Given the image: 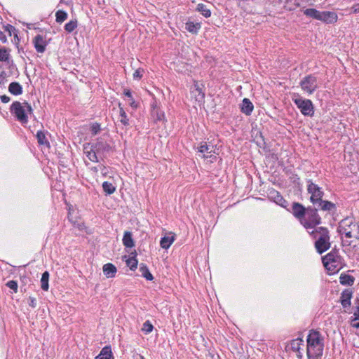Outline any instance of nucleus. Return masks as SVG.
I'll return each instance as SVG.
<instances>
[{
    "label": "nucleus",
    "mask_w": 359,
    "mask_h": 359,
    "mask_svg": "<svg viewBox=\"0 0 359 359\" xmlns=\"http://www.w3.org/2000/svg\"><path fill=\"white\" fill-rule=\"evenodd\" d=\"M318 203H319V206H320V208L323 210H330L334 206V205L329 201H320Z\"/></svg>",
    "instance_id": "nucleus-35"
},
{
    "label": "nucleus",
    "mask_w": 359,
    "mask_h": 359,
    "mask_svg": "<svg viewBox=\"0 0 359 359\" xmlns=\"http://www.w3.org/2000/svg\"><path fill=\"white\" fill-rule=\"evenodd\" d=\"M29 305L32 308H35L36 306V300L34 297H29Z\"/></svg>",
    "instance_id": "nucleus-43"
},
{
    "label": "nucleus",
    "mask_w": 359,
    "mask_h": 359,
    "mask_svg": "<svg viewBox=\"0 0 359 359\" xmlns=\"http://www.w3.org/2000/svg\"><path fill=\"white\" fill-rule=\"evenodd\" d=\"M140 270L142 272V276L147 280H151L153 279V276L144 264L140 265Z\"/></svg>",
    "instance_id": "nucleus-28"
},
{
    "label": "nucleus",
    "mask_w": 359,
    "mask_h": 359,
    "mask_svg": "<svg viewBox=\"0 0 359 359\" xmlns=\"http://www.w3.org/2000/svg\"><path fill=\"white\" fill-rule=\"evenodd\" d=\"M119 107H121V104H119ZM119 114H120V117H121L120 121L124 126L128 125V119L126 118V112L124 111V110L123 109L122 107H120Z\"/></svg>",
    "instance_id": "nucleus-36"
},
{
    "label": "nucleus",
    "mask_w": 359,
    "mask_h": 359,
    "mask_svg": "<svg viewBox=\"0 0 359 359\" xmlns=\"http://www.w3.org/2000/svg\"><path fill=\"white\" fill-rule=\"evenodd\" d=\"M33 43L38 53H42L45 51L47 43L43 36L36 35L33 39Z\"/></svg>",
    "instance_id": "nucleus-13"
},
{
    "label": "nucleus",
    "mask_w": 359,
    "mask_h": 359,
    "mask_svg": "<svg viewBox=\"0 0 359 359\" xmlns=\"http://www.w3.org/2000/svg\"><path fill=\"white\" fill-rule=\"evenodd\" d=\"M353 13H359V4H355L351 7Z\"/></svg>",
    "instance_id": "nucleus-44"
},
{
    "label": "nucleus",
    "mask_w": 359,
    "mask_h": 359,
    "mask_svg": "<svg viewBox=\"0 0 359 359\" xmlns=\"http://www.w3.org/2000/svg\"><path fill=\"white\" fill-rule=\"evenodd\" d=\"M351 327L355 330V333L359 335V306L353 312L350 320Z\"/></svg>",
    "instance_id": "nucleus-17"
},
{
    "label": "nucleus",
    "mask_w": 359,
    "mask_h": 359,
    "mask_svg": "<svg viewBox=\"0 0 359 359\" xmlns=\"http://www.w3.org/2000/svg\"><path fill=\"white\" fill-rule=\"evenodd\" d=\"M141 359H144L142 356H141Z\"/></svg>",
    "instance_id": "nucleus-50"
},
{
    "label": "nucleus",
    "mask_w": 359,
    "mask_h": 359,
    "mask_svg": "<svg viewBox=\"0 0 359 359\" xmlns=\"http://www.w3.org/2000/svg\"><path fill=\"white\" fill-rule=\"evenodd\" d=\"M201 23L196 22L189 21L185 25V29L190 33L196 34L200 30Z\"/></svg>",
    "instance_id": "nucleus-19"
},
{
    "label": "nucleus",
    "mask_w": 359,
    "mask_h": 359,
    "mask_svg": "<svg viewBox=\"0 0 359 359\" xmlns=\"http://www.w3.org/2000/svg\"><path fill=\"white\" fill-rule=\"evenodd\" d=\"M351 297L352 292L349 290L344 291L341 294V304L345 312L350 308Z\"/></svg>",
    "instance_id": "nucleus-15"
},
{
    "label": "nucleus",
    "mask_w": 359,
    "mask_h": 359,
    "mask_svg": "<svg viewBox=\"0 0 359 359\" xmlns=\"http://www.w3.org/2000/svg\"><path fill=\"white\" fill-rule=\"evenodd\" d=\"M189 102L196 109H201L204 104L205 93L202 85L198 82H196L191 88Z\"/></svg>",
    "instance_id": "nucleus-6"
},
{
    "label": "nucleus",
    "mask_w": 359,
    "mask_h": 359,
    "mask_svg": "<svg viewBox=\"0 0 359 359\" xmlns=\"http://www.w3.org/2000/svg\"><path fill=\"white\" fill-rule=\"evenodd\" d=\"M278 198L280 199V201L282 200V198L280 196H278Z\"/></svg>",
    "instance_id": "nucleus-49"
},
{
    "label": "nucleus",
    "mask_w": 359,
    "mask_h": 359,
    "mask_svg": "<svg viewBox=\"0 0 359 359\" xmlns=\"http://www.w3.org/2000/svg\"><path fill=\"white\" fill-rule=\"evenodd\" d=\"M124 95L128 99L132 97L131 93H130V91L129 90H125Z\"/></svg>",
    "instance_id": "nucleus-47"
},
{
    "label": "nucleus",
    "mask_w": 359,
    "mask_h": 359,
    "mask_svg": "<svg viewBox=\"0 0 359 359\" xmlns=\"http://www.w3.org/2000/svg\"><path fill=\"white\" fill-rule=\"evenodd\" d=\"M304 14L327 24H334L338 20L337 14L332 11H319L315 8H307L304 11Z\"/></svg>",
    "instance_id": "nucleus-3"
},
{
    "label": "nucleus",
    "mask_w": 359,
    "mask_h": 359,
    "mask_svg": "<svg viewBox=\"0 0 359 359\" xmlns=\"http://www.w3.org/2000/svg\"><path fill=\"white\" fill-rule=\"evenodd\" d=\"M323 262L330 273H334L342 267L341 259L339 255L335 252H331L323 258Z\"/></svg>",
    "instance_id": "nucleus-7"
},
{
    "label": "nucleus",
    "mask_w": 359,
    "mask_h": 359,
    "mask_svg": "<svg viewBox=\"0 0 359 359\" xmlns=\"http://www.w3.org/2000/svg\"><path fill=\"white\" fill-rule=\"evenodd\" d=\"M290 348L297 353V356L301 358L302 355V351H304V343L302 339L297 338L292 340L290 344Z\"/></svg>",
    "instance_id": "nucleus-12"
},
{
    "label": "nucleus",
    "mask_w": 359,
    "mask_h": 359,
    "mask_svg": "<svg viewBox=\"0 0 359 359\" xmlns=\"http://www.w3.org/2000/svg\"><path fill=\"white\" fill-rule=\"evenodd\" d=\"M135 255H136V253H135V255L133 257L128 258L126 261L128 266L130 267V269L131 270H135L137 266L138 262L135 257Z\"/></svg>",
    "instance_id": "nucleus-30"
},
{
    "label": "nucleus",
    "mask_w": 359,
    "mask_h": 359,
    "mask_svg": "<svg viewBox=\"0 0 359 359\" xmlns=\"http://www.w3.org/2000/svg\"><path fill=\"white\" fill-rule=\"evenodd\" d=\"M9 54L6 49L0 48V61H6L8 59Z\"/></svg>",
    "instance_id": "nucleus-38"
},
{
    "label": "nucleus",
    "mask_w": 359,
    "mask_h": 359,
    "mask_svg": "<svg viewBox=\"0 0 359 359\" xmlns=\"http://www.w3.org/2000/svg\"><path fill=\"white\" fill-rule=\"evenodd\" d=\"M307 189L308 192L311 194L310 200L313 203H316L321 201L323 192L317 185L311 182Z\"/></svg>",
    "instance_id": "nucleus-11"
},
{
    "label": "nucleus",
    "mask_w": 359,
    "mask_h": 359,
    "mask_svg": "<svg viewBox=\"0 0 359 359\" xmlns=\"http://www.w3.org/2000/svg\"><path fill=\"white\" fill-rule=\"evenodd\" d=\"M198 151L203 154V158H211L213 156L212 153H215L213 145L208 144L207 142L201 143Z\"/></svg>",
    "instance_id": "nucleus-14"
},
{
    "label": "nucleus",
    "mask_w": 359,
    "mask_h": 359,
    "mask_svg": "<svg viewBox=\"0 0 359 359\" xmlns=\"http://www.w3.org/2000/svg\"><path fill=\"white\" fill-rule=\"evenodd\" d=\"M320 222V218L316 213V212H312L310 215L308 216L307 218H304L301 220L302 224L306 229H312L316 225L319 224Z\"/></svg>",
    "instance_id": "nucleus-10"
},
{
    "label": "nucleus",
    "mask_w": 359,
    "mask_h": 359,
    "mask_svg": "<svg viewBox=\"0 0 359 359\" xmlns=\"http://www.w3.org/2000/svg\"><path fill=\"white\" fill-rule=\"evenodd\" d=\"M292 100L304 116H311L313 114V107L311 100L302 99L297 95L292 97Z\"/></svg>",
    "instance_id": "nucleus-8"
},
{
    "label": "nucleus",
    "mask_w": 359,
    "mask_h": 359,
    "mask_svg": "<svg viewBox=\"0 0 359 359\" xmlns=\"http://www.w3.org/2000/svg\"><path fill=\"white\" fill-rule=\"evenodd\" d=\"M0 99L4 103H8L10 101V97L5 95L0 96Z\"/></svg>",
    "instance_id": "nucleus-45"
},
{
    "label": "nucleus",
    "mask_w": 359,
    "mask_h": 359,
    "mask_svg": "<svg viewBox=\"0 0 359 359\" xmlns=\"http://www.w3.org/2000/svg\"><path fill=\"white\" fill-rule=\"evenodd\" d=\"M61 1H63V0H61Z\"/></svg>",
    "instance_id": "nucleus-51"
},
{
    "label": "nucleus",
    "mask_w": 359,
    "mask_h": 359,
    "mask_svg": "<svg viewBox=\"0 0 359 359\" xmlns=\"http://www.w3.org/2000/svg\"><path fill=\"white\" fill-rule=\"evenodd\" d=\"M83 152L84 154L86 156L88 159L91 162H96L97 161V158L96 156V154L95 151L92 149V147L89 144L84 145L83 147Z\"/></svg>",
    "instance_id": "nucleus-18"
},
{
    "label": "nucleus",
    "mask_w": 359,
    "mask_h": 359,
    "mask_svg": "<svg viewBox=\"0 0 359 359\" xmlns=\"http://www.w3.org/2000/svg\"><path fill=\"white\" fill-rule=\"evenodd\" d=\"M6 285L11 288V290H14L15 292H17L18 291V283L15 280H10L6 283Z\"/></svg>",
    "instance_id": "nucleus-40"
},
{
    "label": "nucleus",
    "mask_w": 359,
    "mask_h": 359,
    "mask_svg": "<svg viewBox=\"0 0 359 359\" xmlns=\"http://www.w3.org/2000/svg\"><path fill=\"white\" fill-rule=\"evenodd\" d=\"M340 283L342 284L352 285L353 283V278L347 275L341 276Z\"/></svg>",
    "instance_id": "nucleus-34"
},
{
    "label": "nucleus",
    "mask_w": 359,
    "mask_h": 359,
    "mask_svg": "<svg viewBox=\"0 0 359 359\" xmlns=\"http://www.w3.org/2000/svg\"><path fill=\"white\" fill-rule=\"evenodd\" d=\"M144 70L142 69H137L135 71V72L133 73V78L135 79H140L142 78V73H143Z\"/></svg>",
    "instance_id": "nucleus-41"
},
{
    "label": "nucleus",
    "mask_w": 359,
    "mask_h": 359,
    "mask_svg": "<svg viewBox=\"0 0 359 359\" xmlns=\"http://www.w3.org/2000/svg\"><path fill=\"white\" fill-rule=\"evenodd\" d=\"M113 269H114V273L116 271V267L114 266L113 267Z\"/></svg>",
    "instance_id": "nucleus-48"
},
{
    "label": "nucleus",
    "mask_w": 359,
    "mask_h": 359,
    "mask_svg": "<svg viewBox=\"0 0 359 359\" xmlns=\"http://www.w3.org/2000/svg\"><path fill=\"white\" fill-rule=\"evenodd\" d=\"M111 357V348L107 346L102 348L100 353L96 356L95 359H110Z\"/></svg>",
    "instance_id": "nucleus-21"
},
{
    "label": "nucleus",
    "mask_w": 359,
    "mask_h": 359,
    "mask_svg": "<svg viewBox=\"0 0 359 359\" xmlns=\"http://www.w3.org/2000/svg\"><path fill=\"white\" fill-rule=\"evenodd\" d=\"M36 138L38 140V142L40 144H47L48 141L46 140V135L42 131H39L36 134Z\"/></svg>",
    "instance_id": "nucleus-33"
},
{
    "label": "nucleus",
    "mask_w": 359,
    "mask_h": 359,
    "mask_svg": "<svg viewBox=\"0 0 359 359\" xmlns=\"http://www.w3.org/2000/svg\"><path fill=\"white\" fill-rule=\"evenodd\" d=\"M304 208L299 204V203H294L293 205V214L297 217H300L304 215Z\"/></svg>",
    "instance_id": "nucleus-26"
},
{
    "label": "nucleus",
    "mask_w": 359,
    "mask_h": 359,
    "mask_svg": "<svg viewBox=\"0 0 359 359\" xmlns=\"http://www.w3.org/2000/svg\"><path fill=\"white\" fill-rule=\"evenodd\" d=\"M338 231L344 245L359 243V225L352 218H346L339 223Z\"/></svg>",
    "instance_id": "nucleus-1"
},
{
    "label": "nucleus",
    "mask_w": 359,
    "mask_h": 359,
    "mask_svg": "<svg viewBox=\"0 0 359 359\" xmlns=\"http://www.w3.org/2000/svg\"><path fill=\"white\" fill-rule=\"evenodd\" d=\"M142 330L143 332H144L147 334L149 333L153 330V325L149 321H146L143 324V327H142Z\"/></svg>",
    "instance_id": "nucleus-39"
},
{
    "label": "nucleus",
    "mask_w": 359,
    "mask_h": 359,
    "mask_svg": "<svg viewBox=\"0 0 359 359\" xmlns=\"http://www.w3.org/2000/svg\"><path fill=\"white\" fill-rule=\"evenodd\" d=\"M77 27V21L76 20H71L68 23H67L65 26V29L68 32H72Z\"/></svg>",
    "instance_id": "nucleus-32"
},
{
    "label": "nucleus",
    "mask_w": 359,
    "mask_h": 359,
    "mask_svg": "<svg viewBox=\"0 0 359 359\" xmlns=\"http://www.w3.org/2000/svg\"><path fill=\"white\" fill-rule=\"evenodd\" d=\"M123 245L127 248H132L134 245V242L132 238V235L130 232L126 231L123 238Z\"/></svg>",
    "instance_id": "nucleus-24"
},
{
    "label": "nucleus",
    "mask_w": 359,
    "mask_h": 359,
    "mask_svg": "<svg viewBox=\"0 0 359 359\" xmlns=\"http://www.w3.org/2000/svg\"><path fill=\"white\" fill-rule=\"evenodd\" d=\"M8 90L11 93L18 95L22 93V86L17 82L11 83L8 86Z\"/></svg>",
    "instance_id": "nucleus-22"
},
{
    "label": "nucleus",
    "mask_w": 359,
    "mask_h": 359,
    "mask_svg": "<svg viewBox=\"0 0 359 359\" xmlns=\"http://www.w3.org/2000/svg\"><path fill=\"white\" fill-rule=\"evenodd\" d=\"M175 240V234L170 233L161 238L160 241V245L163 249H168L174 243Z\"/></svg>",
    "instance_id": "nucleus-16"
},
{
    "label": "nucleus",
    "mask_w": 359,
    "mask_h": 359,
    "mask_svg": "<svg viewBox=\"0 0 359 359\" xmlns=\"http://www.w3.org/2000/svg\"><path fill=\"white\" fill-rule=\"evenodd\" d=\"M316 238L315 246L319 253H323L330 247L328 231L325 228L318 227L310 232Z\"/></svg>",
    "instance_id": "nucleus-4"
},
{
    "label": "nucleus",
    "mask_w": 359,
    "mask_h": 359,
    "mask_svg": "<svg viewBox=\"0 0 359 359\" xmlns=\"http://www.w3.org/2000/svg\"><path fill=\"white\" fill-rule=\"evenodd\" d=\"M11 111L20 122L27 123L28 114L32 113V108L27 102H14L11 107Z\"/></svg>",
    "instance_id": "nucleus-5"
},
{
    "label": "nucleus",
    "mask_w": 359,
    "mask_h": 359,
    "mask_svg": "<svg viewBox=\"0 0 359 359\" xmlns=\"http://www.w3.org/2000/svg\"><path fill=\"white\" fill-rule=\"evenodd\" d=\"M197 11L200 12L205 18H209L211 15V11L205 4H198Z\"/></svg>",
    "instance_id": "nucleus-25"
},
{
    "label": "nucleus",
    "mask_w": 359,
    "mask_h": 359,
    "mask_svg": "<svg viewBox=\"0 0 359 359\" xmlns=\"http://www.w3.org/2000/svg\"><path fill=\"white\" fill-rule=\"evenodd\" d=\"M253 104L249 99L244 98L241 105V111L247 114L250 115L253 110Z\"/></svg>",
    "instance_id": "nucleus-20"
},
{
    "label": "nucleus",
    "mask_w": 359,
    "mask_h": 359,
    "mask_svg": "<svg viewBox=\"0 0 359 359\" xmlns=\"http://www.w3.org/2000/svg\"><path fill=\"white\" fill-rule=\"evenodd\" d=\"M100 125H98L97 123H94L90 127V130L93 135H96L97 132L100 130Z\"/></svg>",
    "instance_id": "nucleus-42"
},
{
    "label": "nucleus",
    "mask_w": 359,
    "mask_h": 359,
    "mask_svg": "<svg viewBox=\"0 0 359 359\" xmlns=\"http://www.w3.org/2000/svg\"><path fill=\"white\" fill-rule=\"evenodd\" d=\"M103 272L104 275L107 277L112 276V264L108 263L103 266Z\"/></svg>",
    "instance_id": "nucleus-31"
},
{
    "label": "nucleus",
    "mask_w": 359,
    "mask_h": 359,
    "mask_svg": "<svg viewBox=\"0 0 359 359\" xmlns=\"http://www.w3.org/2000/svg\"><path fill=\"white\" fill-rule=\"evenodd\" d=\"M300 86L305 93L311 94L318 87V83L314 76H308L301 81Z\"/></svg>",
    "instance_id": "nucleus-9"
},
{
    "label": "nucleus",
    "mask_w": 359,
    "mask_h": 359,
    "mask_svg": "<svg viewBox=\"0 0 359 359\" xmlns=\"http://www.w3.org/2000/svg\"><path fill=\"white\" fill-rule=\"evenodd\" d=\"M152 115L156 121H163L165 119L164 112L159 108H154L152 111Z\"/></svg>",
    "instance_id": "nucleus-27"
},
{
    "label": "nucleus",
    "mask_w": 359,
    "mask_h": 359,
    "mask_svg": "<svg viewBox=\"0 0 359 359\" xmlns=\"http://www.w3.org/2000/svg\"><path fill=\"white\" fill-rule=\"evenodd\" d=\"M48 280L49 273L48 271H45L43 273L41 278V287L44 291H47L49 288Z\"/></svg>",
    "instance_id": "nucleus-23"
},
{
    "label": "nucleus",
    "mask_w": 359,
    "mask_h": 359,
    "mask_svg": "<svg viewBox=\"0 0 359 359\" xmlns=\"http://www.w3.org/2000/svg\"><path fill=\"white\" fill-rule=\"evenodd\" d=\"M102 189L107 195L112 194V184L111 183L108 182H104L102 184Z\"/></svg>",
    "instance_id": "nucleus-37"
},
{
    "label": "nucleus",
    "mask_w": 359,
    "mask_h": 359,
    "mask_svg": "<svg viewBox=\"0 0 359 359\" xmlns=\"http://www.w3.org/2000/svg\"><path fill=\"white\" fill-rule=\"evenodd\" d=\"M56 21L59 23L63 22L67 18V13L62 10L57 11L55 13Z\"/></svg>",
    "instance_id": "nucleus-29"
},
{
    "label": "nucleus",
    "mask_w": 359,
    "mask_h": 359,
    "mask_svg": "<svg viewBox=\"0 0 359 359\" xmlns=\"http://www.w3.org/2000/svg\"><path fill=\"white\" fill-rule=\"evenodd\" d=\"M128 104L133 108L137 107V104L135 103L133 97L128 99Z\"/></svg>",
    "instance_id": "nucleus-46"
},
{
    "label": "nucleus",
    "mask_w": 359,
    "mask_h": 359,
    "mask_svg": "<svg viewBox=\"0 0 359 359\" xmlns=\"http://www.w3.org/2000/svg\"><path fill=\"white\" fill-rule=\"evenodd\" d=\"M323 351V339L318 332L311 331L307 337V359H320Z\"/></svg>",
    "instance_id": "nucleus-2"
}]
</instances>
